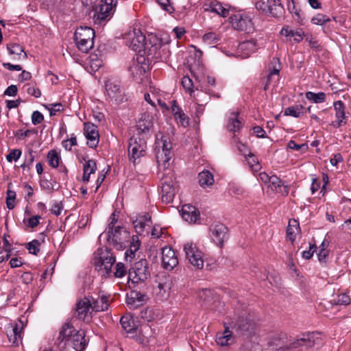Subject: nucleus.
<instances>
[{
    "label": "nucleus",
    "mask_w": 351,
    "mask_h": 351,
    "mask_svg": "<svg viewBox=\"0 0 351 351\" xmlns=\"http://www.w3.org/2000/svg\"><path fill=\"white\" fill-rule=\"evenodd\" d=\"M123 39L129 48L139 53L143 50H148L149 54H151L162 46L161 40L154 35L149 36V43H147L145 36L136 27H130L124 34Z\"/></svg>",
    "instance_id": "f257e3e1"
},
{
    "label": "nucleus",
    "mask_w": 351,
    "mask_h": 351,
    "mask_svg": "<svg viewBox=\"0 0 351 351\" xmlns=\"http://www.w3.org/2000/svg\"><path fill=\"white\" fill-rule=\"evenodd\" d=\"M250 320L243 318V316L239 317L236 323L228 326L224 324L225 328L223 332H219L216 335V342L220 346H227L233 344L235 341V337L233 335L234 330L245 331L250 328Z\"/></svg>",
    "instance_id": "f03ea898"
},
{
    "label": "nucleus",
    "mask_w": 351,
    "mask_h": 351,
    "mask_svg": "<svg viewBox=\"0 0 351 351\" xmlns=\"http://www.w3.org/2000/svg\"><path fill=\"white\" fill-rule=\"evenodd\" d=\"M171 143L168 138L161 134H156L154 151L160 170L168 168L169 161L171 158Z\"/></svg>",
    "instance_id": "7ed1b4c3"
},
{
    "label": "nucleus",
    "mask_w": 351,
    "mask_h": 351,
    "mask_svg": "<svg viewBox=\"0 0 351 351\" xmlns=\"http://www.w3.org/2000/svg\"><path fill=\"white\" fill-rule=\"evenodd\" d=\"M95 31L89 27H77L74 34V42L77 48L87 53L93 47Z\"/></svg>",
    "instance_id": "20e7f679"
},
{
    "label": "nucleus",
    "mask_w": 351,
    "mask_h": 351,
    "mask_svg": "<svg viewBox=\"0 0 351 351\" xmlns=\"http://www.w3.org/2000/svg\"><path fill=\"white\" fill-rule=\"evenodd\" d=\"M116 261L115 256L108 249H99L95 253L94 263L96 269L103 275H108Z\"/></svg>",
    "instance_id": "39448f33"
},
{
    "label": "nucleus",
    "mask_w": 351,
    "mask_h": 351,
    "mask_svg": "<svg viewBox=\"0 0 351 351\" xmlns=\"http://www.w3.org/2000/svg\"><path fill=\"white\" fill-rule=\"evenodd\" d=\"M113 0H101L93 10V19L95 24L101 25L111 17L115 4Z\"/></svg>",
    "instance_id": "423d86ee"
},
{
    "label": "nucleus",
    "mask_w": 351,
    "mask_h": 351,
    "mask_svg": "<svg viewBox=\"0 0 351 351\" xmlns=\"http://www.w3.org/2000/svg\"><path fill=\"white\" fill-rule=\"evenodd\" d=\"M105 88L110 101L118 104L126 100L124 90L119 80L113 79L107 80Z\"/></svg>",
    "instance_id": "0eeeda50"
},
{
    "label": "nucleus",
    "mask_w": 351,
    "mask_h": 351,
    "mask_svg": "<svg viewBox=\"0 0 351 351\" xmlns=\"http://www.w3.org/2000/svg\"><path fill=\"white\" fill-rule=\"evenodd\" d=\"M149 64L143 55L138 56L130 66V72L137 82H142L147 76Z\"/></svg>",
    "instance_id": "6e6552de"
},
{
    "label": "nucleus",
    "mask_w": 351,
    "mask_h": 351,
    "mask_svg": "<svg viewBox=\"0 0 351 351\" xmlns=\"http://www.w3.org/2000/svg\"><path fill=\"white\" fill-rule=\"evenodd\" d=\"M130 161L135 163L136 160L144 156L147 150V143L141 137H132L128 147Z\"/></svg>",
    "instance_id": "1a4fd4ad"
},
{
    "label": "nucleus",
    "mask_w": 351,
    "mask_h": 351,
    "mask_svg": "<svg viewBox=\"0 0 351 351\" xmlns=\"http://www.w3.org/2000/svg\"><path fill=\"white\" fill-rule=\"evenodd\" d=\"M184 251L189 263L196 269H201L204 266L202 252L198 249L195 243L187 242L184 245Z\"/></svg>",
    "instance_id": "9d476101"
},
{
    "label": "nucleus",
    "mask_w": 351,
    "mask_h": 351,
    "mask_svg": "<svg viewBox=\"0 0 351 351\" xmlns=\"http://www.w3.org/2000/svg\"><path fill=\"white\" fill-rule=\"evenodd\" d=\"M149 276L148 263L145 259H141L136 262L134 267L129 271V279L132 283L138 284L144 282Z\"/></svg>",
    "instance_id": "9b49d317"
},
{
    "label": "nucleus",
    "mask_w": 351,
    "mask_h": 351,
    "mask_svg": "<svg viewBox=\"0 0 351 351\" xmlns=\"http://www.w3.org/2000/svg\"><path fill=\"white\" fill-rule=\"evenodd\" d=\"M230 23L234 29L239 31L251 33L254 30L252 19L244 14H236L230 16Z\"/></svg>",
    "instance_id": "f8f14e48"
},
{
    "label": "nucleus",
    "mask_w": 351,
    "mask_h": 351,
    "mask_svg": "<svg viewBox=\"0 0 351 351\" xmlns=\"http://www.w3.org/2000/svg\"><path fill=\"white\" fill-rule=\"evenodd\" d=\"M90 301L91 298L84 297L77 302L75 315L77 319L84 322H89L91 319L93 311Z\"/></svg>",
    "instance_id": "ddd939ff"
},
{
    "label": "nucleus",
    "mask_w": 351,
    "mask_h": 351,
    "mask_svg": "<svg viewBox=\"0 0 351 351\" xmlns=\"http://www.w3.org/2000/svg\"><path fill=\"white\" fill-rule=\"evenodd\" d=\"M319 341L318 337L315 333H306L294 340L289 346L291 348L306 350L319 344Z\"/></svg>",
    "instance_id": "4468645a"
},
{
    "label": "nucleus",
    "mask_w": 351,
    "mask_h": 351,
    "mask_svg": "<svg viewBox=\"0 0 351 351\" xmlns=\"http://www.w3.org/2000/svg\"><path fill=\"white\" fill-rule=\"evenodd\" d=\"M110 235L111 237L108 241L117 250H123L130 238V233L125 228L121 226L116 227L112 232H110Z\"/></svg>",
    "instance_id": "2eb2a0df"
},
{
    "label": "nucleus",
    "mask_w": 351,
    "mask_h": 351,
    "mask_svg": "<svg viewBox=\"0 0 351 351\" xmlns=\"http://www.w3.org/2000/svg\"><path fill=\"white\" fill-rule=\"evenodd\" d=\"M77 332V330H75L70 323L63 324L56 339L57 344L60 349H64L66 346H69L72 341L73 336H74Z\"/></svg>",
    "instance_id": "dca6fc26"
},
{
    "label": "nucleus",
    "mask_w": 351,
    "mask_h": 351,
    "mask_svg": "<svg viewBox=\"0 0 351 351\" xmlns=\"http://www.w3.org/2000/svg\"><path fill=\"white\" fill-rule=\"evenodd\" d=\"M162 180V195L161 199L162 202L166 204L170 203L173 201L175 194L176 188L173 184L171 177L167 178L164 175L161 177Z\"/></svg>",
    "instance_id": "f3484780"
},
{
    "label": "nucleus",
    "mask_w": 351,
    "mask_h": 351,
    "mask_svg": "<svg viewBox=\"0 0 351 351\" xmlns=\"http://www.w3.org/2000/svg\"><path fill=\"white\" fill-rule=\"evenodd\" d=\"M84 130L88 145L91 148H96L99 141L97 127L93 123H85Z\"/></svg>",
    "instance_id": "a211bd4d"
},
{
    "label": "nucleus",
    "mask_w": 351,
    "mask_h": 351,
    "mask_svg": "<svg viewBox=\"0 0 351 351\" xmlns=\"http://www.w3.org/2000/svg\"><path fill=\"white\" fill-rule=\"evenodd\" d=\"M162 263L167 270L173 269L178 264V259L175 252L169 247L162 249Z\"/></svg>",
    "instance_id": "6ab92c4d"
},
{
    "label": "nucleus",
    "mask_w": 351,
    "mask_h": 351,
    "mask_svg": "<svg viewBox=\"0 0 351 351\" xmlns=\"http://www.w3.org/2000/svg\"><path fill=\"white\" fill-rule=\"evenodd\" d=\"M210 237L214 243L219 247H222L223 242L228 239V229L221 223L216 224L210 228Z\"/></svg>",
    "instance_id": "aec40b11"
},
{
    "label": "nucleus",
    "mask_w": 351,
    "mask_h": 351,
    "mask_svg": "<svg viewBox=\"0 0 351 351\" xmlns=\"http://www.w3.org/2000/svg\"><path fill=\"white\" fill-rule=\"evenodd\" d=\"M147 296L139 291H133L127 294L126 304L130 309H135L143 305L147 300Z\"/></svg>",
    "instance_id": "412c9836"
},
{
    "label": "nucleus",
    "mask_w": 351,
    "mask_h": 351,
    "mask_svg": "<svg viewBox=\"0 0 351 351\" xmlns=\"http://www.w3.org/2000/svg\"><path fill=\"white\" fill-rule=\"evenodd\" d=\"M25 324L21 319H19L12 326V329L8 332L9 341L18 345L22 339V331Z\"/></svg>",
    "instance_id": "4be33fe9"
},
{
    "label": "nucleus",
    "mask_w": 351,
    "mask_h": 351,
    "mask_svg": "<svg viewBox=\"0 0 351 351\" xmlns=\"http://www.w3.org/2000/svg\"><path fill=\"white\" fill-rule=\"evenodd\" d=\"M334 110L335 111L336 120L332 122V125L335 128H339L343 124L346 123L345 105L341 101H337L334 102Z\"/></svg>",
    "instance_id": "5701e85b"
},
{
    "label": "nucleus",
    "mask_w": 351,
    "mask_h": 351,
    "mask_svg": "<svg viewBox=\"0 0 351 351\" xmlns=\"http://www.w3.org/2000/svg\"><path fill=\"white\" fill-rule=\"evenodd\" d=\"M237 50L238 56L241 58H246L256 51V42L253 40L244 41L239 45Z\"/></svg>",
    "instance_id": "b1692460"
},
{
    "label": "nucleus",
    "mask_w": 351,
    "mask_h": 351,
    "mask_svg": "<svg viewBox=\"0 0 351 351\" xmlns=\"http://www.w3.org/2000/svg\"><path fill=\"white\" fill-rule=\"evenodd\" d=\"M183 219L189 223L195 222L199 217V212L195 207L189 204H185L180 210Z\"/></svg>",
    "instance_id": "393cba45"
},
{
    "label": "nucleus",
    "mask_w": 351,
    "mask_h": 351,
    "mask_svg": "<svg viewBox=\"0 0 351 351\" xmlns=\"http://www.w3.org/2000/svg\"><path fill=\"white\" fill-rule=\"evenodd\" d=\"M153 119L152 115L147 112L143 113L136 124L138 132L142 133L148 132L153 126Z\"/></svg>",
    "instance_id": "a878e982"
},
{
    "label": "nucleus",
    "mask_w": 351,
    "mask_h": 351,
    "mask_svg": "<svg viewBox=\"0 0 351 351\" xmlns=\"http://www.w3.org/2000/svg\"><path fill=\"white\" fill-rule=\"evenodd\" d=\"M267 186L271 190L280 193L283 195H287L289 193V186L284 185L282 181L276 175H271Z\"/></svg>",
    "instance_id": "bb28decb"
},
{
    "label": "nucleus",
    "mask_w": 351,
    "mask_h": 351,
    "mask_svg": "<svg viewBox=\"0 0 351 351\" xmlns=\"http://www.w3.org/2000/svg\"><path fill=\"white\" fill-rule=\"evenodd\" d=\"M85 333L82 330H77L69 346H71L76 351H84L86 347Z\"/></svg>",
    "instance_id": "cd10ccee"
},
{
    "label": "nucleus",
    "mask_w": 351,
    "mask_h": 351,
    "mask_svg": "<svg viewBox=\"0 0 351 351\" xmlns=\"http://www.w3.org/2000/svg\"><path fill=\"white\" fill-rule=\"evenodd\" d=\"M89 298H91L90 303L93 312L104 311L108 308L109 300L107 296L103 295L97 299L91 296Z\"/></svg>",
    "instance_id": "c85d7f7f"
},
{
    "label": "nucleus",
    "mask_w": 351,
    "mask_h": 351,
    "mask_svg": "<svg viewBox=\"0 0 351 351\" xmlns=\"http://www.w3.org/2000/svg\"><path fill=\"white\" fill-rule=\"evenodd\" d=\"M9 54L12 56L13 60H25L27 54L23 47L19 44H10L7 46Z\"/></svg>",
    "instance_id": "c756f323"
},
{
    "label": "nucleus",
    "mask_w": 351,
    "mask_h": 351,
    "mask_svg": "<svg viewBox=\"0 0 351 351\" xmlns=\"http://www.w3.org/2000/svg\"><path fill=\"white\" fill-rule=\"evenodd\" d=\"M151 217L149 214L139 215L133 221L134 228L138 234H141L145 228L149 226Z\"/></svg>",
    "instance_id": "7c9ffc66"
},
{
    "label": "nucleus",
    "mask_w": 351,
    "mask_h": 351,
    "mask_svg": "<svg viewBox=\"0 0 351 351\" xmlns=\"http://www.w3.org/2000/svg\"><path fill=\"white\" fill-rule=\"evenodd\" d=\"M96 170L97 165L95 161L92 159L86 160L83 167L82 182H88L90 174L95 173Z\"/></svg>",
    "instance_id": "2f4dec72"
},
{
    "label": "nucleus",
    "mask_w": 351,
    "mask_h": 351,
    "mask_svg": "<svg viewBox=\"0 0 351 351\" xmlns=\"http://www.w3.org/2000/svg\"><path fill=\"white\" fill-rule=\"evenodd\" d=\"M243 126L242 121L239 118L237 114L232 113L229 117L227 128L229 131L237 132H239Z\"/></svg>",
    "instance_id": "473e14b6"
},
{
    "label": "nucleus",
    "mask_w": 351,
    "mask_h": 351,
    "mask_svg": "<svg viewBox=\"0 0 351 351\" xmlns=\"http://www.w3.org/2000/svg\"><path fill=\"white\" fill-rule=\"evenodd\" d=\"M140 245L138 237L133 235L130 243V248L125 253L126 259L130 258V261H132L134 257L135 252L139 249Z\"/></svg>",
    "instance_id": "72a5a7b5"
},
{
    "label": "nucleus",
    "mask_w": 351,
    "mask_h": 351,
    "mask_svg": "<svg viewBox=\"0 0 351 351\" xmlns=\"http://www.w3.org/2000/svg\"><path fill=\"white\" fill-rule=\"evenodd\" d=\"M172 111L178 124L186 128L189 125V119L178 106H173Z\"/></svg>",
    "instance_id": "f704fd0d"
},
{
    "label": "nucleus",
    "mask_w": 351,
    "mask_h": 351,
    "mask_svg": "<svg viewBox=\"0 0 351 351\" xmlns=\"http://www.w3.org/2000/svg\"><path fill=\"white\" fill-rule=\"evenodd\" d=\"M300 231L299 223L295 219L289 220L287 234L289 239L293 241Z\"/></svg>",
    "instance_id": "c9c22d12"
},
{
    "label": "nucleus",
    "mask_w": 351,
    "mask_h": 351,
    "mask_svg": "<svg viewBox=\"0 0 351 351\" xmlns=\"http://www.w3.org/2000/svg\"><path fill=\"white\" fill-rule=\"evenodd\" d=\"M199 182L202 187L206 188L213 185V176L209 171H203L198 175Z\"/></svg>",
    "instance_id": "e433bc0d"
},
{
    "label": "nucleus",
    "mask_w": 351,
    "mask_h": 351,
    "mask_svg": "<svg viewBox=\"0 0 351 351\" xmlns=\"http://www.w3.org/2000/svg\"><path fill=\"white\" fill-rule=\"evenodd\" d=\"M281 34L286 36L293 38L295 42H300L303 39L304 32L301 30H293L289 27H285L281 29Z\"/></svg>",
    "instance_id": "4c0bfd02"
},
{
    "label": "nucleus",
    "mask_w": 351,
    "mask_h": 351,
    "mask_svg": "<svg viewBox=\"0 0 351 351\" xmlns=\"http://www.w3.org/2000/svg\"><path fill=\"white\" fill-rule=\"evenodd\" d=\"M267 3L270 7V16L278 17L282 14L283 7L280 0H267Z\"/></svg>",
    "instance_id": "58836bf2"
},
{
    "label": "nucleus",
    "mask_w": 351,
    "mask_h": 351,
    "mask_svg": "<svg viewBox=\"0 0 351 351\" xmlns=\"http://www.w3.org/2000/svg\"><path fill=\"white\" fill-rule=\"evenodd\" d=\"M123 328L128 333H131L136 330L137 327L134 319L129 316H123L120 320Z\"/></svg>",
    "instance_id": "ea45409f"
},
{
    "label": "nucleus",
    "mask_w": 351,
    "mask_h": 351,
    "mask_svg": "<svg viewBox=\"0 0 351 351\" xmlns=\"http://www.w3.org/2000/svg\"><path fill=\"white\" fill-rule=\"evenodd\" d=\"M157 288L158 289V294H160L162 297H165L171 288V282L168 278H165L164 279H160L158 282Z\"/></svg>",
    "instance_id": "a19ab883"
},
{
    "label": "nucleus",
    "mask_w": 351,
    "mask_h": 351,
    "mask_svg": "<svg viewBox=\"0 0 351 351\" xmlns=\"http://www.w3.org/2000/svg\"><path fill=\"white\" fill-rule=\"evenodd\" d=\"M304 108L302 105H295L293 106L288 107L285 110V114L287 116H291L295 118L300 117L304 114Z\"/></svg>",
    "instance_id": "79ce46f5"
},
{
    "label": "nucleus",
    "mask_w": 351,
    "mask_h": 351,
    "mask_svg": "<svg viewBox=\"0 0 351 351\" xmlns=\"http://www.w3.org/2000/svg\"><path fill=\"white\" fill-rule=\"evenodd\" d=\"M248 165L250 166L251 170L254 172H257L261 170V165L258 162L256 157L250 152L247 157H245Z\"/></svg>",
    "instance_id": "37998d69"
},
{
    "label": "nucleus",
    "mask_w": 351,
    "mask_h": 351,
    "mask_svg": "<svg viewBox=\"0 0 351 351\" xmlns=\"http://www.w3.org/2000/svg\"><path fill=\"white\" fill-rule=\"evenodd\" d=\"M306 97L308 100L313 101L314 103H323L326 100V95L323 92L317 93L308 91L306 93Z\"/></svg>",
    "instance_id": "c03bdc74"
},
{
    "label": "nucleus",
    "mask_w": 351,
    "mask_h": 351,
    "mask_svg": "<svg viewBox=\"0 0 351 351\" xmlns=\"http://www.w3.org/2000/svg\"><path fill=\"white\" fill-rule=\"evenodd\" d=\"M210 9L211 12L217 13L223 17H226L228 15V10L223 8L219 3H211L210 5Z\"/></svg>",
    "instance_id": "a18cd8bd"
},
{
    "label": "nucleus",
    "mask_w": 351,
    "mask_h": 351,
    "mask_svg": "<svg viewBox=\"0 0 351 351\" xmlns=\"http://www.w3.org/2000/svg\"><path fill=\"white\" fill-rule=\"evenodd\" d=\"M182 84L186 91L188 92L191 97L195 98V94L192 80L188 76H184L182 79Z\"/></svg>",
    "instance_id": "49530a36"
},
{
    "label": "nucleus",
    "mask_w": 351,
    "mask_h": 351,
    "mask_svg": "<svg viewBox=\"0 0 351 351\" xmlns=\"http://www.w3.org/2000/svg\"><path fill=\"white\" fill-rule=\"evenodd\" d=\"M49 164L53 168H56L59 164V157L58 153L55 150H51L47 155Z\"/></svg>",
    "instance_id": "de8ad7c7"
},
{
    "label": "nucleus",
    "mask_w": 351,
    "mask_h": 351,
    "mask_svg": "<svg viewBox=\"0 0 351 351\" xmlns=\"http://www.w3.org/2000/svg\"><path fill=\"white\" fill-rule=\"evenodd\" d=\"M256 8L261 12L270 15V7L267 4V2H265L263 0H258L256 2Z\"/></svg>",
    "instance_id": "09e8293b"
},
{
    "label": "nucleus",
    "mask_w": 351,
    "mask_h": 351,
    "mask_svg": "<svg viewBox=\"0 0 351 351\" xmlns=\"http://www.w3.org/2000/svg\"><path fill=\"white\" fill-rule=\"evenodd\" d=\"M328 21L330 18L322 14H317L311 19V23L317 25H322Z\"/></svg>",
    "instance_id": "8fccbe9b"
},
{
    "label": "nucleus",
    "mask_w": 351,
    "mask_h": 351,
    "mask_svg": "<svg viewBox=\"0 0 351 351\" xmlns=\"http://www.w3.org/2000/svg\"><path fill=\"white\" fill-rule=\"evenodd\" d=\"M219 40V36L214 32H208L203 36V40L208 45L215 44Z\"/></svg>",
    "instance_id": "3c124183"
},
{
    "label": "nucleus",
    "mask_w": 351,
    "mask_h": 351,
    "mask_svg": "<svg viewBox=\"0 0 351 351\" xmlns=\"http://www.w3.org/2000/svg\"><path fill=\"white\" fill-rule=\"evenodd\" d=\"M110 222L108 225V227L106 228V237H107V239L108 240H110V237H111V235H110V232H112V230H114V224L117 223V217H116V215L114 213H113L110 217Z\"/></svg>",
    "instance_id": "603ef678"
},
{
    "label": "nucleus",
    "mask_w": 351,
    "mask_h": 351,
    "mask_svg": "<svg viewBox=\"0 0 351 351\" xmlns=\"http://www.w3.org/2000/svg\"><path fill=\"white\" fill-rule=\"evenodd\" d=\"M40 243L38 240H33L27 244L29 253L36 255L40 251Z\"/></svg>",
    "instance_id": "864d4df0"
},
{
    "label": "nucleus",
    "mask_w": 351,
    "mask_h": 351,
    "mask_svg": "<svg viewBox=\"0 0 351 351\" xmlns=\"http://www.w3.org/2000/svg\"><path fill=\"white\" fill-rule=\"evenodd\" d=\"M16 198V193L13 191L8 190L7 192L6 205L7 208L12 210L14 207V200Z\"/></svg>",
    "instance_id": "5fc2aeb1"
},
{
    "label": "nucleus",
    "mask_w": 351,
    "mask_h": 351,
    "mask_svg": "<svg viewBox=\"0 0 351 351\" xmlns=\"http://www.w3.org/2000/svg\"><path fill=\"white\" fill-rule=\"evenodd\" d=\"M116 270L114 276L116 278H122L126 274V268L122 263H118L116 265Z\"/></svg>",
    "instance_id": "6e6d98bb"
},
{
    "label": "nucleus",
    "mask_w": 351,
    "mask_h": 351,
    "mask_svg": "<svg viewBox=\"0 0 351 351\" xmlns=\"http://www.w3.org/2000/svg\"><path fill=\"white\" fill-rule=\"evenodd\" d=\"M287 147L294 150H302V152H306L308 145L306 144L298 145L293 141H290L287 144Z\"/></svg>",
    "instance_id": "4d7b16f0"
},
{
    "label": "nucleus",
    "mask_w": 351,
    "mask_h": 351,
    "mask_svg": "<svg viewBox=\"0 0 351 351\" xmlns=\"http://www.w3.org/2000/svg\"><path fill=\"white\" fill-rule=\"evenodd\" d=\"M27 92L28 94L38 98L41 95V92L38 87L34 85H31L30 84H27Z\"/></svg>",
    "instance_id": "13d9d810"
},
{
    "label": "nucleus",
    "mask_w": 351,
    "mask_h": 351,
    "mask_svg": "<svg viewBox=\"0 0 351 351\" xmlns=\"http://www.w3.org/2000/svg\"><path fill=\"white\" fill-rule=\"evenodd\" d=\"M21 156V151L17 149H12L6 156L8 162L16 161Z\"/></svg>",
    "instance_id": "bf43d9fd"
},
{
    "label": "nucleus",
    "mask_w": 351,
    "mask_h": 351,
    "mask_svg": "<svg viewBox=\"0 0 351 351\" xmlns=\"http://www.w3.org/2000/svg\"><path fill=\"white\" fill-rule=\"evenodd\" d=\"M351 303V298L346 293L339 294L337 297V304L341 305H348Z\"/></svg>",
    "instance_id": "052dcab7"
},
{
    "label": "nucleus",
    "mask_w": 351,
    "mask_h": 351,
    "mask_svg": "<svg viewBox=\"0 0 351 351\" xmlns=\"http://www.w3.org/2000/svg\"><path fill=\"white\" fill-rule=\"evenodd\" d=\"M62 104L60 103H56V104H50L46 106V108L49 111V114L51 116L55 115L57 112H59L61 110L62 108Z\"/></svg>",
    "instance_id": "680f3d73"
},
{
    "label": "nucleus",
    "mask_w": 351,
    "mask_h": 351,
    "mask_svg": "<svg viewBox=\"0 0 351 351\" xmlns=\"http://www.w3.org/2000/svg\"><path fill=\"white\" fill-rule=\"evenodd\" d=\"M306 41L308 43L309 46L315 50H320V45L317 39L312 36H308L306 38Z\"/></svg>",
    "instance_id": "e2e57ef3"
},
{
    "label": "nucleus",
    "mask_w": 351,
    "mask_h": 351,
    "mask_svg": "<svg viewBox=\"0 0 351 351\" xmlns=\"http://www.w3.org/2000/svg\"><path fill=\"white\" fill-rule=\"evenodd\" d=\"M211 295L212 291L210 289H202L198 293L199 298L203 300L206 303L210 302L209 298Z\"/></svg>",
    "instance_id": "0e129e2a"
},
{
    "label": "nucleus",
    "mask_w": 351,
    "mask_h": 351,
    "mask_svg": "<svg viewBox=\"0 0 351 351\" xmlns=\"http://www.w3.org/2000/svg\"><path fill=\"white\" fill-rule=\"evenodd\" d=\"M43 119L44 117L39 111H34L32 114V122L34 125L40 123Z\"/></svg>",
    "instance_id": "69168bd1"
},
{
    "label": "nucleus",
    "mask_w": 351,
    "mask_h": 351,
    "mask_svg": "<svg viewBox=\"0 0 351 351\" xmlns=\"http://www.w3.org/2000/svg\"><path fill=\"white\" fill-rule=\"evenodd\" d=\"M77 144L76 137H71L70 138L62 141V146L66 150H71L72 147Z\"/></svg>",
    "instance_id": "338daca9"
},
{
    "label": "nucleus",
    "mask_w": 351,
    "mask_h": 351,
    "mask_svg": "<svg viewBox=\"0 0 351 351\" xmlns=\"http://www.w3.org/2000/svg\"><path fill=\"white\" fill-rule=\"evenodd\" d=\"M156 1L164 10L169 13L173 10V7L170 4L169 0H156Z\"/></svg>",
    "instance_id": "774afa93"
}]
</instances>
